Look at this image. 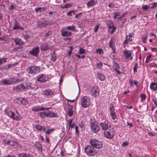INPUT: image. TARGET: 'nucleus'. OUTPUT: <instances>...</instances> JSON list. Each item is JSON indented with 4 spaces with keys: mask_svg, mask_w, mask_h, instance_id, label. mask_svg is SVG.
Here are the masks:
<instances>
[{
    "mask_svg": "<svg viewBox=\"0 0 157 157\" xmlns=\"http://www.w3.org/2000/svg\"><path fill=\"white\" fill-rule=\"evenodd\" d=\"M140 97L141 98V100H145V98L146 97V96L145 94H141L140 95Z\"/></svg>",
    "mask_w": 157,
    "mask_h": 157,
    "instance_id": "8fccbe9b",
    "label": "nucleus"
},
{
    "mask_svg": "<svg viewBox=\"0 0 157 157\" xmlns=\"http://www.w3.org/2000/svg\"><path fill=\"white\" fill-rule=\"evenodd\" d=\"M152 57V55H148L146 58V63H147L149 62V60Z\"/></svg>",
    "mask_w": 157,
    "mask_h": 157,
    "instance_id": "37998d69",
    "label": "nucleus"
},
{
    "mask_svg": "<svg viewBox=\"0 0 157 157\" xmlns=\"http://www.w3.org/2000/svg\"><path fill=\"white\" fill-rule=\"evenodd\" d=\"M44 94L47 96H51L53 94V92L51 90L48 89L44 92Z\"/></svg>",
    "mask_w": 157,
    "mask_h": 157,
    "instance_id": "c85d7f7f",
    "label": "nucleus"
},
{
    "mask_svg": "<svg viewBox=\"0 0 157 157\" xmlns=\"http://www.w3.org/2000/svg\"><path fill=\"white\" fill-rule=\"evenodd\" d=\"M50 46L47 44H43L40 46V49L41 51H45L50 48Z\"/></svg>",
    "mask_w": 157,
    "mask_h": 157,
    "instance_id": "aec40b11",
    "label": "nucleus"
},
{
    "mask_svg": "<svg viewBox=\"0 0 157 157\" xmlns=\"http://www.w3.org/2000/svg\"><path fill=\"white\" fill-rule=\"evenodd\" d=\"M7 60V58H0V65L6 63Z\"/></svg>",
    "mask_w": 157,
    "mask_h": 157,
    "instance_id": "58836bf2",
    "label": "nucleus"
},
{
    "mask_svg": "<svg viewBox=\"0 0 157 157\" xmlns=\"http://www.w3.org/2000/svg\"><path fill=\"white\" fill-rule=\"evenodd\" d=\"M16 6L14 5H12L10 6L9 7V9L10 10L15 9Z\"/></svg>",
    "mask_w": 157,
    "mask_h": 157,
    "instance_id": "680f3d73",
    "label": "nucleus"
},
{
    "mask_svg": "<svg viewBox=\"0 0 157 157\" xmlns=\"http://www.w3.org/2000/svg\"><path fill=\"white\" fill-rule=\"evenodd\" d=\"M54 131V129L52 128H48L47 130H46V128L45 127V128L44 129V132H45L46 134L49 135L50 134L51 132Z\"/></svg>",
    "mask_w": 157,
    "mask_h": 157,
    "instance_id": "473e14b6",
    "label": "nucleus"
},
{
    "mask_svg": "<svg viewBox=\"0 0 157 157\" xmlns=\"http://www.w3.org/2000/svg\"><path fill=\"white\" fill-rule=\"evenodd\" d=\"M19 100L20 101L21 103L23 105H26L28 103L27 100L26 98H20Z\"/></svg>",
    "mask_w": 157,
    "mask_h": 157,
    "instance_id": "b1692460",
    "label": "nucleus"
},
{
    "mask_svg": "<svg viewBox=\"0 0 157 157\" xmlns=\"http://www.w3.org/2000/svg\"><path fill=\"white\" fill-rule=\"evenodd\" d=\"M77 11V10H71L69 11L67 13V15L68 16H71L73 15H74L75 14V11Z\"/></svg>",
    "mask_w": 157,
    "mask_h": 157,
    "instance_id": "c9c22d12",
    "label": "nucleus"
},
{
    "mask_svg": "<svg viewBox=\"0 0 157 157\" xmlns=\"http://www.w3.org/2000/svg\"><path fill=\"white\" fill-rule=\"evenodd\" d=\"M115 40L113 37H112L111 40L109 42V47L111 48L113 50V53H114L115 52L116 48L115 45Z\"/></svg>",
    "mask_w": 157,
    "mask_h": 157,
    "instance_id": "9d476101",
    "label": "nucleus"
},
{
    "mask_svg": "<svg viewBox=\"0 0 157 157\" xmlns=\"http://www.w3.org/2000/svg\"><path fill=\"white\" fill-rule=\"evenodd\" d=\"M17 142H14L13 141H10L9 145L12 146H15L16 145H17Z\"/></svg>",
    "mask_w": 157,
    "mask_h": 157,
    "instance_id": "09e8293b",
    "label": "nucleus"
},
{
    "mask_svg": "<svg viewBox=\"0 0 157 157\" xmlns=\"http://www.w3.org/2000/svg\"><path fill=\"white\" fill-rule=\"evenodd\" d=\"M133 53L132 51L126 50L124 52V57L128 59L130 58L132 59V55Z\"/></svg>",
    "mask_w": 157,
    "mask_h": 157,
    "instance_id": "2eb2a0df",
    "label": "nucleus"
},
{
    "mask_svg": "<svg viewBox=\"0 0 157 157\" xmlns=\"http://www.w3.org/2000/svg\"><path fill=\"white\" fill-rule=\"evenodd\" d=\"M96 52L99 54H102L103 53V51L101 49H97L96 50Z\"/></svg>",
    "mask_w": 157,
    "mask_h": 157,
    "instance_id": "a19ab883",
    "label": "nucleus"
},
{
    "mask_svg": "<svg viewBox=\"0 0 157 157\" xmlns=\"http://www.w3.org/2000/svg\"><path fill=\"white\" fill-rule=\"evenodd\" d=\"M85 151L86 154L89 156H93L97 153L94 147L91 146H86L85 148Z\"/></svg>",
    "mask_w": 157,
    "mask_h": 157,
    "instance_id": "7ed1b4c3",
    "label": "nucleus"
},
{
    "mask_svg": "<svg viewBox=\"0 0 157 157\" xmlns=\"http://www.w3.org/2000/svg\"><path fill=\"white\" fill-rule=\"evenodd\" d=\"M25 88V87L22 84L16 86L13 88V90L17 91H22Z\"/></svg>",
    "mask_w": 157,
    "mask_h": 157,
    "instance_id": "ddd939ff",
    "label": "nucleus"
},
{
    "mask_svg": "<svg viewBox=\"0 0 157 157\" xmlns=\"http://www.w3.org/2000/svg\"><path fill=\"white\" fill-rule=\"evenodd\" d=\"M69 108L68 109V115L69 117H71L72 116L73 114V111L72 109L73 108L72 105H70L68 104Z\"/></svg>",
    "mask_w": 157,
    "mask_h": 157,
    "instance_id": "412c9836",
    "label": "nucleus"
},
{
    "mask_svg": "<svg viewBox=\"0 0 157 157\" xmlns=\"http://www.w3.org/2000/svg\"><path fill=\"white\" fill-rule=\"evenodd\" d=\"M52 33L51 31H49L46 33L45 35V36L48 37L50 35L52 34Z\"/></svg>",
    "mask_w": 157,
    "mask_h": 157,
    "instance_id": "052dcab7",
    "label": "nucleus"
},
{
    "mask_svg": "<svg viewBox=\"0 0 157 157\" xmlns=\"http://www.w3.org/2000/svg\"><path fill=\"white\" fill-rule=\"evenodd\" d=\"M99 28V26L98 25H96L94 29V30L95 33H96L98 31Z\"/></svg>",
    "mask_w": 157,
    "mask_h": 157,
    "instance_id": "6e6d98bb",
    "label": "nucleus"
},
{
    "mask_svg": "<svg viewBox=\"0 0 157 157\" xmlns=\"http://www.w3.org/2000/svg\"><path fill=\"white\" fill-rule=\"evenodd\" d=\"M90 128L93 132L96 133L99 131L100 127L97 122H95L91 123Z\"/></svg>",
    "mask_w": 157,
    "mask_h": 157,
    "instance_id": "0eeeda50",
    "label": "nucleus"
},
{
    "mask_svg": "<svg viewBox=\"0 0 157 157\" xmlns=\"http://www.w3.org/2000/svg\"><path fill=\"white\" fill-rule=\"evenodd\" d=\"M149 8V6L147 5H144L142 6L143 9L145 10H147Z\"/></svg>",
    "mask_w": 157,
    "mask_h": 157,
    "instance_id": "3c124183",
    "label": "nucleus"
},
{
    "mask_svg": "<svg viewBox=\"0 0 157 157\" xmlns=\"http://www.w3.org/2000/svg\"><path fill=\"white\" fill-rule=\"evenodd\" d=\"M85 52V50L84 49L80 48L79 50V52L80 54H84Z\"/></svg>",
    "mask_w": 157,
    "mask_h": 157,
    "instance_id": "79ce46f5",
    "label": "nucleus"
},
{
    "mask_svg": "<svg viewBox=\"0 0 157 157\" xmlns=\"http://www.w3.org/2000/svg\"><path fill=\"white\" fill-rule=\"evenodd\" d=\"M67 28V30L72 31H73L76 30V27L74 25H72L71 26H68L67 27H65Z\"/></svg>",
    "mask_w": 157,
    "mask_h": 157,
    "instance_id": "c756f323",
    "label": "nucleus"
},
{
    "mask_svg": "<svg viewBox=\"0 0 157 157\" xmlns=\"http://www.w3.org/2000/svg\"><path fill=\"white\" fill-rule=\"evenodd\" d=\"M97 66L98 67V68H101L102 66V63H101L100 62L97 64Z\"/></svg>",
    "mask_w": 157,
    "mask_h": 157,
    "instance_id": "0e129e2a",
    "label": "nucleus"
},
{
    "mask_svg": "<svg viewBox=\"0 0 157 157\" xmlns=\"http://www.w3.org/2000/svg\"><path fill=\"white\" fill-rule=\"evenodd\" d=\"M90 143L93 147H94L96 148L100 149L103 147L102 142L95 139L91 140Z\"/></svg>",
    "mask_w": 157,
    "mask_h": 157,
    "instance_id": "20e7f679",
    "label": "nucleus"
},
{
    "mask_svg": "<svg viewBox=\"0 0 157 157\" xmlns=\"http://www.w3.org/2000/svg\"><path fill=\"white\" fill-rule=\"evenodd\" d=\"M90 98L87 96H85L81 99V104L82 107L84 108L88 107L90 103Z\"/></svg>",
    "mask_w": 157,
    "mask_h": 157,
    "instance_id": "f03ea898",
    "label": "nucleus"
},
{
    "mask_svg": "<svg viewBox=\"0 0 157 157\" xmlns=\"http://www.w3.org/2000/svg\"><path fill=\"white\" fill-rule=\"evenodd\" d=\"M97 75L98 78L101 81H104L105 79V76L101 73H98Z\"/></svg>",
    "mask_w": 157,
    "mask_h": 157,
    "instance_id": "393cba45",
    "label": "nucleus"
},
{
    "mask_svg": "<svg viewBox=\"0 0 157 157\" xmlns=\"http://www.w3.org/2000/svg\"><path fill=\"white\" fill-rule=\"evenodd\" d=\"M97 0H91L86 4L88 7L93 6L96 5L98 3Z\"/></svg>",
    "mask_w": 157,
    "mask_h": 157,
    "instance_id": "dca6fc26",
    "label": "nucleus"
},
{
    "mask_svg": "<svg viewBox=\"0 0 157 157\" xmlns=\"http://www.w3.org/2000/svg\"><path fill=\"white\" fill-rule=\"evenodd\" d=\"M157 3L156 2H154L152 5V6L150 7L151 9H153L157 5Z\"/></svg>",
    "mask_w": 157,
    "mask_h": 157,
    "instance_id": "69168bd1",
    "label": "nucleus"
},
{
    "mask_svg": "<svg viewBox=\"0 0 157 157\" xmlns=\"http://www.w3.org/2000/svg\"><path fill=\"white\" fill-rule=\"evenodd\" d=\"M35 144V146L36 147L38 148L39 150H42V145L38 142H36Z\"/></svg>",
    "mask_w": 157,
    "mask_h": 157,
    "instance_id": "72a5a7b5",
    "label": "nucleus"
},
{
    "mask_svg": "<svg viewBox=\"0 0 157 157\" xmlns=\"http://www.w3.org/2000/svg\"><path fill=\"white\" fill-rule=\"evenodd\" d=\"M48 23L46 21H44L43 22H42L41 23V26H45L48 25Z\"/></svg>",
    "mask_w": 157,
    "mask_h": 157,
    "instance_id": "de8ad7c7",
    "label": "nucleus"
},
{
    "mask_svg": "<svg viewBox=\"0 0 157 157\" xmlns=\"http://www.w3.org/2000/svg\"><path fill=\"white\" fill-rule=\"evenodd\" d=\"M61 32V35L62 36H71L72 33L68 31L67 30V28L66 27L62 28L60 30Z\"/></svg>",
    "mask_w": 157,
    "mask_h": 157,
    "instance_id": "1a4fd4ad",
    "label": "nucleus"
},
{
    "mask_svg": "<svg viewBox=\"0 0 157 157\" xmlns=\"http://www.w3.org/2000/svg\"><path fill=\"white\" fill-rule=\"evenodd\" d=\"M113 66L115 67L114 69H117V68H119V65L116 63H114L113 64Z\"/></svg>",
    "mask_w": 157,
    "mask_h": 157,
    "instance_id": "4d7b16f0",
    "label": "nucleus"
},
{
    "mask_svg": "<svg viewBox=\"0 0 157 157\" xmlns=\"http://www.w3.org/2000/svg\"><path fill=\"white\" fill-rule=\"evenodd\" d=\"M46 114L47 117H56L57 115L55 113L50 111L46 112Z\"/></svg>",
    "mask_w": 157,
    "mask_h": 157,
    "instance_id": "4be33fe9",
    "label": "nucleus"
},
{
    "mask_svg": "<svg viewBox=\"0 0 157 157\" xmlns=\"http://www.w3.org/2000/svg\"><path fill=\"white\" fill-rule=\"evenodd\" d=\"M15 49L16 50L19 51H21L22 50V48L21 47H17L16 48H15Z\"/></svg>",
    "mask_w": 157,
    "mask_h": 157,
    "instance_id": "338daca9",
    "label": "nucleus"
},
{
    "mask_svg": "<svg viewBox=\"0 0 157 157\" xmlns=\"http://www.w3.org/2000/svg\"><path fill=\"white\" fill-rule=\"evenodd\" d=\"M14 78H9L8 79H3L0 81V83H2L4 85H10L14 83Z\"/></svg>",
    "mask_w": 157,
    "mask_h": 157,
    "instance_id": "6e6552de",
    "label": "nucleus"
},
{
    "mask_svg": "<svg viewBox=\"0 0 157 157\" xmlns=\"http://www.w3.org/2000/svg\"><path fill=\"white\" fill-rule=\"evenodd\" d=\"M151 49L152 52H156L157 51V48H151Z\"/></svg>",
    "mask_w": 157,
    "mask_h": 157,
    "instance_id": "774afa93",
    "label": "nucleus"
},
{
    "mask_svg": "<svg viewBox=\"0 0 157 157\" xmlns=\"http://www.w3.org/2000/svg\"><path fill=\"white\" fill-rule=\"evenodd\" d=\"M110 113H112V112H115L114 111V107L113 105H112L110 107Z\"/></svg>",
    "mask_w": 157,
    "mask_h": 157,
    "instance_id": "13d9d810",
    "label": "nucleus"
},
{
    "mask_svg": "<svg viewBox=\"0 0 157 157\" xmlns=\"http://www.w3.org/2000/svg\"><path fill=\"white\" fill-rule=\"evenodd\" d=\"M101 126L103 130H107L108 129L112 128L109 123L107 121L101 123Z\"/></svg>",
    "mask_w": 157,
    "mask_h": 157,
    "instance_id": "f8f14e48",
    "label": "nucleus"
},
{
    "mask_svg": "<svg viewBox=\"0 0 157 157\" xmlns=\"http://www.w3.org/2000/svg\"><path fill=\"white\" fill-rule=\"evenodd\" d=\"M70 50L68 51L67 52V54L69 56H71L72 53V51L73 49V48L72 46H70Z\"/></svg>",
    "mask_w": 157,
    "mask_h": 157,
    "instance_id": "a18cd8bd",
    "label": "nucleus"
},
{
    "mask_svg": "<svg viewBox=\"0 0 157 157\" xmlns=\"http://www.w3.org/2000/svg\"><path fill=\"white\" fill-rule=\"evenodd\" d=\"M150 87L151 89L155 90L157 89V84L155 83L152 82L150 85Z\"/></svg>",
    "mask_w": 157,
    "mask_h": 157,
    "instance_id": "7c9ffc66",
    "label": "nucleus"
},
{
    "mask_svg": "<svg viewBox=\"0 0 157 157\" xmlns=\"http://www.w3.org/2000/svg\"><path fill=\"white\" fill-rule=\"evenodd\" d=\"M3 142L5 144H6L8 145H9L10 144V140H4L3 141Z\"/></svg>",
    "mask_w": 157,
    "mask_h": 157,
    "instance_id": "e2e57ef3",
    "label": "nucleus"
},
{
    "mask_svg": "<svg viewBox=\"0 0 157 157\" xmlns=\"http://www.w3.org/2000/svg\"><path fill=\"white\" fill-rule=\"evenodd\" d=\"M90 93L91 96L93 97H96L99 95V89L96 86L93 87L91 89Z\"/></svg>",
    "mask_w": 157,
    "mask_h": 157,
    "instance_id": "423d86ee",
    "label": "nucleus"
},
{
    "mask_svg": "<svg viewBox=\"0 0 157 157\" xmlns=\"http://www.w3.org/2000/svg\"><path fill=\"white\" fill-rule=\"evenodd\" d=\"M65 8H69L72 6L71 4L67 3L65 5Z\"/></svg>",
    "mask_w": 157,
    "mask_h": 157,
    "instance_id": "864d4df0",
    "label": "nucleus"
},
{
    "mask_svg": "<svg viewBox=\"0 0 157 157\" xmlns=\"http://www.w3.org/2000/svg\"><path fill=\"white\" fill-rule=\"evenodd\" d=\"M46 112H41L39 113L38 115L41 118H44L45 117H47Z\"/></svg>",
    "mask_w": 157,
    "mask_h": 157,
    "instance_id": "2f4dec72",
    "label": "nucleus"
},
{
    "mask_svg": "<svg viewBox=\"0 0 157 157\" xmlns=\"http://www.w3.org/2000/svg\"><path fill=\"white\" fill-rule=\"evenodd\" d=\"M37 80L38 81L40 82H45L47 81L46 80L44 79L43 78H42L41 77H38L37 78Z\"/></svg>",
    "mask_w": 157,
    "mask_h": 157,
    "instance_id": "ea45409f",
    "label": "nucleus"
},
{
    "mask_svg": "<svg viewBox=\"0 0 157 157\" xmlns=\"http://www.w3.org/2000/svg\"><path fill=\"white\" fill-rule=\"evenodd\" d=\"M35 11L36 12H41V7L36 8L35 9Z\"/></svg>",
    "mask_w": 157,
    "mask_h": 157,
    "instance_id": "603ef678",
    "label": "nucleus"
},
{
    "mask_svg": "<svg viewBox=\"0 0 157 157\" xmlns=\"http://www.w3.org/2000/svg\"><path fill=\"white\" fill-rule=\"evenodd\" d=\"M104 132V135L108 139H111L114 134V130L112 128H110Z\"/></svg>",
    "mask_w": 157,
    "mask_h": 157,
    "instance_id": "39448f33",
    "label": "nucleus"
},
{
    "mask_svg": "<svg viewBox=\"0 0 157 157\" xmlns=\"http://www.w3.org/2000/svg\"><path fill=\"white\" fill-rule=\"evenodd\" d=\"M15 113L9 109H7L5 110L6 114L8 115L11 118L16 121H20L22 119V117L17 110L15 111Z\"/></svg>",
    "mask_w": 157,
    "mask_h": 157,
    "instance_id": "f257e3e1",
    "label": "nucleus"
},
{
    "mask_svg": "<svg viewBox=\"0 0 157 157\" xmlns=\"http://www.w3.org/2000/svg\"><path fill=\"white\" fill-rule=\"evenodd\" d=\"M18 156L19 157H33L32 156L29 154H26L24 153H19Z\"/></svg>",
    "mask_w": 157,
    "mask_h": 157,
    "instance_id": "cd10ccee",
    "label": "nucleus"
},
{
    "mask_svg": "<svg viewBox=\"0 0 157 157\" xmlns=\"http://www.w3.org/2000/svg\"><path fill=\"white\" fill-rule=\"evenodd\" d=\"M29 73H36L40 72V69H29Z\"/></svg>",
    "mask_w": 157,
    "mask_h": 157,
    "instance_id": "e433bc0d",
    "label": "nucleus"
},
{
    "mask_svg": "<svg viewBox=\"0 0 157 157\" xmlns=\"http://www.w3.org/2000/svg\"><path fill=\"white\" fill-rule=\"evenodd\" d=\"M113 14L114 15L113 18L115 19H116L117 17L120 16L121 15L120 13L118 12H114L113 13Z\"/></svg>",
    "mask_w": 157,
    "mask_h": 157,
    "instance_id": "4c0bfd02",
    "label": "nucleus"
},
{
    "mask_svg": "<svg viewBox=\"0 0 157 157\" xmlns=\"http://www.w3.org/2000/svg\"><path fill=\"white\" fill-rule=\"evenodd\" d=\"M82 13H79L77 14L75 16V18H78L79 17H80L82 15Z\"/></svg>",
    "mask_w": 157,
    "mask_h": 157,
    "instance_id": "bf43d9fd",
    "label": "nucleus"
},
{
    "mask_svg": "<svg viewBox=\"0 0 157 157\" xmlns=\"http://www.w3.org/2000/svg\"><path fill=\"white\" fill-rule=\"evenodd\" d=\"M110 114L112 119L113 120L115 119L116 118L115 112L111 113H110Z\"/></svg>",
    "mask_w": 157,
    "mask_h": 157,
    "instance_id": "c03bdc74",
    "label": "nucleus"
},
{
    "mask_svg": "<svg viewBox=\"0 0 157 157\" xmlns=\"http://www.w3.org/2000/svg\"><path fill=\"white\" fill-rule=\"evenodd\" d=\"M115 4L113 3H111L108 5V6L109 8H112L114 7Z\"/></svg>",
    "mask_w": 157,
    "mask_h": 157,
    "instance_id": "5fc2aeb1",
    "label": "nucleus"
},
{
    "mask_svg": "<svg viewBox=\"0 0 157 157\" xmlns=\"http://www.w3.org/2000/svg\"><path fill=\"white\" fill-rule=\"evenodd\" d=\"M109 23H111L112 24V25H109V30L110 31V33L112 34L116 29V28L115 26L113 25V24L112 21H110Z\"/></svg>",
    "mask_w": 157,
    "mask_h": 157,
    "instance_id": "6ab92c4d",
    "label": "nucleus"
},
{
    "mask_svg": "<svg viewBox=\"0 0 157 157\" xmlns=\"http://www.w3.org/2000/svg\"><path fill=\"white\" fill-rule=\"evenodd\" d=\"M50 108H45L41 106H36L33 107L32 109V110L33 111L36 112L45 110H48Z\"/></svg>",
    "mask_w": 157,
    "mask_h": 157,
    "instance_id": "4468645a",
    "label": "nucleus"
},
{
    "mask_svg": "<svg viewBox=\"0 0 157 157\" xmlns=\"http://www.w3.org/2000/svg\"><path fill=\"white\" fill-rule=\"evenodd\" d=\"M132 38L133 34L132 33H130L128 36H126L125 41L124 43V44H126L130 42L132 40Z\"/></svg>",
    "mask_w": 157,
    "mask_h": 157,
    "instance_id": "f3484780",
    "label": "nucleus"
},
{
    "mask_svg": "<svg viewBox=\"0 0 157 157\" xmlns=\"http://www.w3.org/2000/svg\"><path fill=\"white\" fill-rule=\"evenodd\" d=\"M56 56L55 54H53L51 56V60L53 61H55L56 60Z\"/></svg>",
    "mask_w": 157,
    "mask_h": 157,
    "instance_id": "49530a36",
    "label": "nucleus"
},
{
    "mask_svg": "<svg viewBox=\"0 0 157 157\" xmlns=\"http://www.w3.org/2000/svg\"><path fill=\"white\" fill-rule=\"evenodd\" d=\"M147 34H144L142 37V40L143 42L146 43L147 42Z\"/></svg>",
    "mask_w": 157,
    "mask_h": 157,
    "instance_id": "f704fd0d",
    "label": "nucleus"
},
{
    "mask_svg": "<svg viewBox=\"0 0 157 157\" xmlns=\"http://www.w3.org/2000/svg\"><path fill=\"white\" fill-rule=\"evenodd\" d=\"M13 30L19 29H22V28L19 25L17 22L15 21L14 23V25L13 28Z\"/></svg>",
    "mask_w": 157,
    "mask_h": 157,
    "instance_id": "5701e85b",
    "label": "nucleus"
},
{
    "mask_svg": "<svg viewBox=\"0 0 157 157\" xmlns=\"http://www.w3.org/2000/svg\"><path fill=\"white\" fill-rule=\"evenodd\" d=\"M14 42L17 45L21 46L24 44V42L20 39L17 38L14 40Z\"/></svg>",
    "mask_w": 157,
    "mask_h": 157,
    "instance_id": "a211bd4d",
    "label": "nucleus"
},
{
    "mask_svg": "<svg viewBox=\"0 0 157 157\" xmlns=\"http://www.w3.org/2000/svg\"><path fill=\"white\" fill-rule=\"evenodd\" d=\"M39 48L38 47H36L29 51V53L31 55L37 56L39 52Z\"/></svg>",
    "mask_w": 157,
    "mask_h": 157,
    "instance_id": "9b49d317",
    "label": "nucleus"
},
{
    "mask_svg": "<svg viewBox=\"0 0 157 157\" xmlns=\"http://www.w3.org/2000/svg\"><path fill=\"white\" fill-rule=\"evenodd\" d=\"M37 87V86L36 85H33L32 84L30 83H28L26 84V87L28 89L30 88H36Z\"/></svg>",
    "mask_w": 157,
    "mask_h": 157,
    "instance_id": "bb28decb",
    "label": "nucleus"
},
{
    "mask_svg": "<svg viewBox=\"0 0 157 157\" xmlns=\"http://www.w3.org/2000/svg\"><path fill=\"white\" fill-rule=\"evenodd\" d=\"M35 128L36 129L40 131H44V129L45 128V127L44 126H40L39 125H36L35 126Z\"/></svg>",
    "mask_w": 157,
    "mask_h": 157,
    "instance_id": "a878e982",
    "label": "nucleus"
}]
</instances>
